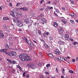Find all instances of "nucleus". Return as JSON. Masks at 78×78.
<instances>
[{
  "instance_id": "obj_1",
  "label": "nucleus",
  "mask_w": 78,
  "mask_h": 78,
  "mask_svg": "<svg viewBox=\"0 0 78 78\" xmlns=\"http://www.w3.org/2000/svg\"><path fill=\"white\" fill-rule=\"evenodd\" d=\"M19 58L22 61H30L31 59V58L28 56L27 54H24L19 55Z\"/></svg>"
},
{
  "instance_id": "obj_2",
  "label": "nucleus",
  "mask_w": 78,
  "mask_h": 78,
  "mask_svg": "<svg viewBox=\"0 0 78 78\" xmlns=\"http://www.w3.org/2000/svg\"><path fill=\"white\" fill-rule=\"evenodd\" d=\"M13 22L14 23H16V25L17 27H22L23 26V24L22 22L20 20H17L16 19H13Z\"/></svg>"
},
{
  "instance_id": "obj_3",
  "label": "nucleus",
  "mask_w": 78,
  "mask_h": 78,
  "mask_svg": "<svg viewBox=\"0 0 78 78\" xmlns=\"http://www.w3.org/2000/svg\"><path fill=\"white\" fill-rule=\"evenodd\" d=\"M28 66L29 67H30L32 69H36L37 67L35 65L32 64L31 63H29L28 65Z\"/></svg>"
},
{
  "instance_id": "obj_4",
  "label": "nucleus",
  "mask_w": 78,
  "mask_h": 78,
  "mask_svg": "<svg viewBox=\"0 0 78 78\" xmlns=\"http://www.w3.org/2000/svg\"><path fill=\"white\" fill-rule=\"evenodd\" d=\"M8 55L10 56H16L17 55V54L14 51H12L9 52Z\"/></svg>"
},
{
  "instance_id": "obj_5",
  "label": "nucleus",
  "mask_w": 78,
  "mask_h": 78,
  "mask_svg": "<svg viewBox=\"0 0 78 78\" xmlns=\"http://www.w3.org/2000/svg\"><path fill=\"white\" fill-rule=\"evenodd\" d=\"M28 30H26V32H27V33H30V32H31V25H28Z\"/></svg>"
},
{
  "instance_id": "obj_6",
  "label": "nucleus",
  "mask_w": 78,
  "mask_h": 78,
  "mask_svg": "<svg viewBox=\"0 0 78 78\" xmlns=\"http://www.w3.org/2000/svg\"><path fill=\"white\" fill-rule=\"evenodd\" d=\"M58 33L60 34H62L63 33V32H64V30H63V28H60L58 30Z\"/></svg>"
},
{
  "instance_id": "obj_7",
  "label": "nucleus",
  "mask_w": 78,
  "mask_h": 78,
  "mask_svg": "<svg viewBox=\"0 0 78 78\" xmlns=\"http://www.w3.org/2000/svg\"><path fill=\"white\" fill-rule=\"evenodd\" d=\"M64 37L65 40L66 41H69V34H66L64 35Z\"/></svg>"
},
{
  "instance_id": "obj_8",
  "label": "nucleus",
  "mask_w": 78,
  "mask_h": 78,
  "mask_svg": "<svg viewBox=\"0 0 78 78\" xmlns=\"http://www.w3.org/2000/svg\"><path fill=\"white\" fill-rule=\"evenodd\" d=\"M55 53L56 55H59L61 54V52H60L59 50L57 49L55 50Z\"/></svg>"
},
{
  "instance_id": "obj_9",
  "label": "nucleus",
  "mask_w": 78,
  "mask_h": 78,
  "mask_svg": "<svg viewBox=\"0 0 78 78\" xmlns=\"http://www.w3.org/2000/svg\"><path fill=\"white\" fill-rule=\"evenodd\" d=\"M53 8L52 7H50L49 6H48L47 7V8L45 9V11L46 12L48 11H49V9H53Z\"/></svg>"
},
{
  "instance_id": "obj_10",
  "label": "nucleus",
  "mask_w": 78,
  "mask_h": 78,
  "mask_svg": "<svg viewBox=\"0 0 78 78\" xmlns=\"http://www.w3.org/2000/svg\"><path fill=\"white\" fill-rule=\"evenodd\" d=\"M28 18H27L24 20V22L26 23V24H28L30 23V21L28 20Z\"/></svg>"
},
{
  "instance_id": "obj_11",
  "label": "nucleus",
  "mask_w": 78,
  "mask_h": 78,
  "mask_svg": "<svg viewBox=\"0 0 78 78\" xmlns=\"http://www.w3.org/2000/svg\"><path fill=\"white\" fill-rule=\"evenodd\" d=\"M10 14L12 17H15V14H14V13L12 11H11L10 12Z\"/></svg>"
},
{
  "instance_id": "obj_12",
  "label": "nucleus",
  "mask_w": 78,
  "mask_h": 78,
  "mask_svg": "<svg viewBox=\"0 0 78 78\" xmlns=\"http://www.w3.org/2000/svg\"><path fill=\"white\" fill-rule=\"evenodd\" d=\"M53 25L55 28H57L58 27V24L56 22H54L53 23Z\"/></svg>"
},
{
  "instance_id": "obj_13",
  "label": "nucleus",
  "mask_w": 78,
  "mask_h": 78,
  "mask_svg": "<svg viewBox=\"0 0 78 78\" xmlns=\"http://www.w3.org/2000/svg\"><path fill=\"white\" fill-rule=\"evenodd\" d=\"M6 51V48L2 49L0 50V52L4 53L5 51Z\"/></svg>"
},
{
  "instance_id": "obj_14",
  "label": "nucleus",
  "mask_w": 78,
  "mask_h": 78,
  "mask_svg": "<svg viewBox=\"0 0 78 78\" xmlns=\"http://www.w3.org/2000/svg\"><path fill=\"white\" fill-rule=\"evenodd\" d=\"M13 11H14L15 13H17L18 12V9L17 8H15L13 10Z\"/></svg>"
},
{
  "instance_id": "obj_15",
  "label": "nucleus",
  "mask_w": 78,
  "mask_h": 78,
  "mask_svg": "<svg viewBox=\"0 0 78 78\" xmlns=\"http://www.w3.org/2000/svg\"><path fill=\"white\" fill-rule=\"evenodd\" d=\"M41 20H42V21H43V22H45V23H47V20L45 19V18H42Z\"/></svg>"
},
{
  "instance_id": "obj_16",
  "label": "nucleus",
  "mask_w": 78,
  "mask_h": 78,
  "mask_svg": "<svg viewBox=\"0 0 78 78\" xmlns=\"http://www.w3.org/2000/svg\"><path fill=\"white\" fill-rule=\"evenodd\" d=\"M23 11H28V9L26 7H23Z\"/></svg>"
},
{
  "instance_id": "obj_17",
  "label": "nucleus",
  "mask_w": 78,
  "mask_h": 78,
  "mask_svg": "<svg viewBox=\"0 0 78 78\" xmlns=\"http://www.w3.org/2000/svg\"><path fill=\"white\" fill-rule=\"evenodd\" d=\"M48 55L50 58H52L53 57V54L51 53L48 54Z\"/></svg>"
},
{
  "instance_id": "obj_18",
  "label": "nucleus",
  "mask_w": 78,
  "mask_h": 78,
  "mask_svg": "<svg viewBox=\"0 0 78 78\" xmlns=\"http://www.w3.org/2000/svg\"><path fill=\"white\" fill-rule=\"evenodd\" d=\"M29 45L30 47H33L34 46V44L32 43H30Z\"/></svg>"
},
{
  "instance_id": "obj_19",
  "label": "nucleus",
  "mask_w": 78,
  "mask_h": 78,
  "mask_svg": "<svg viewBox=\"0 0 78 78\" xmlns=\"http://www.w3.org/2000/svg\"><path fill=\"white\" fill-rule=\"evenodd\" d=\"M3 19H4V20H9V18H8L7 17H3Z\"/></svg>"
},
{
  "instance_id": "obj_20",
  "label": "nucleus",
  "mask_w": 78,
  "mask_h": 78,
  "mask_svg": "<svg viewBox=\"0 0 78 78\" xmlns=\"http://www.w3.org/2000/svg\"><path fill=\"white\" fill-rule=\"evenodd\" d=\"M72 17L73 18H75L76 17V14L75 13H72Z\"/></svg>"
},
{
  "instance_id": "obj_21",
  "label": "nucleus",
  "mask_w": 78,
  "mask_h": 78,
  "mask_svg": "<svg viewBox=\"0 0 78 78\" xmlns=\"http://www.w3.org/2000/svg\"><path fill=\"white\" fill-rule=\"evenodd\" d=\"M0 35L1 36H2V37H4V36H5L4 34L2 32H0Z\"/></svg>"
},
{
  "instance_id": "obj_22",
  "label": "nucleus",
  "mask_w": 78,
  "mask_h": 78,
  "mask_svg": "<svg viewBox=\"0 0 78 78\" xmlns=\"http://www.w3.org/2000/svg\"><path fill=\"white\" fill-rule=\"evenodd\" d=\"M62 73L63 74H66V73L65 72V70L64 69H62Z\"/></svg>"
},
{
  "instance_id": "obj_23",
  "label": "nucleus",
  "mask_w": 78,
  "mask_h": 78,
  "mask_svg": "<svg viewBox=\"0 0 78 78\" xmlns=\"http://www.w3.org/2000/svg\"><path fill=\"white\" fill-rule=\"evenodd\" d=\"M43 36L44 37L47 38V36L46 35V34L45 33L43 34Z\"/></svg>"
},
{
  "instance_id": "obj_24",
  "label": "nucleus",
  "mask_w": 78,
  "mask_h": 78,
  "mask_svg": "<svg viewBox=\"0 0 78 78\" xmlns=\"http://www.w3.org/2000/svg\"><path fill=\"white\" fill-rule=\"evenodd\" d=\"M12 63L13 64H16V62L14 60H12Z\"/></svg>"
},
{
  "instance_id": "obj_25",
  "label": "nucleus",
  "mask_w": 78,
  "mask_h": 78,
  "mask_svg": "<svg viewBox=\"0 0 78 78\" xmlns=\"http://www.w3.org/2000/svg\"><path fill=\"white\" fill-rule=\"evenodd\" d=\"M70 22H71V23H72L73 24L75 22H74V21L73 20H69Z\"/></svg>"
},
{
  "instance_id": "obj_26",
  "label": "nucleus",
  "mask_w": 78,
  "mask_h": 78,
  "mask_svg": "<svg viewBox=\"0 0 78 78\" xmlns=\"http://www.w3.org/2000/svg\"><path fill=\"white\" fill-rule=\"evenodd\" d=\"M7 60L9 62H10V64H11V63H12V60H11L9 59H7Z\"/></svg>"
},
{
  "instance_id": "obj_27",
  "label": "nucleus",
  "mask_w": 78,
  "mask_h": 78,
  "mask_svg": "<svg viewBox=\"0 0 78 78\" xmlns=\"http://www.w3.org/2000/svg\"><path fill=\"white\" fill-rule=\"evenodd\" d=\"M44 46L45 48H48V45L47 44H44Z\"/></svg>"
},
{
  "instance_id": "obj_28",
  "label": "nucleus",
  "mask_w": 78,
  "mask_h": 78,
  "mask_svg": "<svg viewBox=\"0 0 78 78\" xmlns=\"http://www.w3.org/2000/svg\"><path fill=\"white\" fill-rule=\"evenodd\" d=\"M7 49H6V50H5V51H4V53H5V54H6V55H9V52H7Z\"/></svg>"
},
{
  "instance_id": "obj_29",
  "label": "nucleus",
  "mask_w": 78,
  "mask_h": 78,
  "mask_svg": "<svg viewBox=\"0 0 78 78\" xmlns=\"http://www.w3.org/2000/svg\"><path fill=\"white\" fill-rule=\"evenodd\" d=\"M38 34H40V35H41V34H42V33H41V30H38Z\"/></svg>"
},
{
  "instance_id": "obj_30",
  "label": "nucleus",
  "mask_w": 78,
  "mask_h": 78,
  "mask_svg": "<svg viewBox=\"0 0 78 78\" xmlns=\"http://www.w3.org/2000/svg\"><path fill=\"white\" fill-rule=\"evenodd\" d=\"M54 59L55 61H58L59 60V58H55Z\"/></svg>"
},
{
  "instance_id": "obj_31",
  "label": "nucleus",
  "mask_w": 78,
  "mask_h": 78,
  "mask_svg": "<svg viewBox=\"0 0 78 78\" xmlns=\"http://www.w3.org/2000/svg\"><path fill=\"white\" fill-rule=\"evenodd\" d=\"M49 40L50 41H53V37H49Z\"/></svg>"
},
{
  "instance_id": "obj_32",
  "label": "nucleus",
  "mask_w": 78,
  "mask_h": 78,
  "mask_svg": "<svg viewBox=\"0 0 78 78\" xmlns=\"http://www.w3.org/2000/svg\"><path fill=\"white\" fill-rule=\"evenodd\" d=\"M55 12H57V13H59V11L57 9L55 8Z\"/></svg>"
},
{
  "instance_id": "obj_33",
  "label": "nucleus",
  "mask_w": 78,
  "mask_h": 78,
  "mask_svg": "<svg viewBox=\"0 0 78 78\" xmlns=\"http://www.w3.org/2000/svg\"><path fill=\"white\" fill-rule=\"evenodd\" d=\"M5 48H9V45L8 44H6L5 46Z\"/></svg>"
},
{
  "instance_id": "obj_34",
  "label": "nucleus",
  "mask_w": 78,
  "mask_h": 78,
  "mask_svg": "<svg viewBox=\"0 0 78 78\" xmlns=\"http://www.w3.org/2000/svg\"><path fill=\"white\" fill-rule=\"evenodd\" d=\"M27 43L29 45L31 43V41L29 40L27 42Z\"/></svg>"
},
{
  "instance_id": "obj_35",
  "label": "nucleus",
  "mask_w": 78,
  "mask_h": 78,
  "mask_svg": "<svg viewBox=\"0 0 78 78\" xmlns=\"http://www.w3.org/2000/svg\"><path fill=\"white\" fill-rule=\"evenodd\" d=\"M3 27L5 28V29H6L7 28V26L6 25H4L3 26Z\"/></svg>"
},
{
  "instance_id": "obj_36",
  "label": "nucleus",
  "mask_w": 78,
  "mask_h": 78,
  "mask_svg": "<svg viewBox=\"0 0 78 78\" xmlns=\"http://www.w3.org/2000/svg\"><path fill=\"white\" fill-rule=\"evenodd\" d=\"M23 77H25V72H24L23 73Z\"/></svg>"
},
{
  "instance_id": "obj_37",
  "label": "nucleus",
  "mask_w": 78,
  "mask_h": 78,
  "mask_svg": "<svg viewBox=\"0 0 78 78\" xmlns=\"http://www.w3.org/2000/svg\"><path fill=\"white\" fill-rule=\"evenodd\" d=\"M50 64H47L46 65V67H50Z\"/></svg>"
},
{
  "instance_id": "obj_38",
  "label": "nucleus",
  "mask_w": 78,
  "mask_h": 78,
  "mask_svg": "<svg viewBox=\"0 0 78 78\" xmlns=\"http://www.w3.org/2000/svg\"><path fill=\"white\" fill-rule=\"evenodd\" d=\"M20 2H18V3H17L16 4V6L17 7L19 6V5H20Z\"/></svg>"
},
{
  "instance_id": "obj_39",
  "label": "nucleus",
  "mask_w": 78,
  "mask_h": 78,
  "mask_svg": "<svg viewBox=\"0 0 78 78\" xmlns=\"http://www.w3.org/2000/svg\"><path fill=\"white\" fill-rule=\"evenodd\" d=\"M45 74H46V75H49L50 74L49 73L46 71L45 72Z\"/></svg>"
},
{
  "instance_id": "obj_40",
  "label": "nucleus",
  "mask_w": 78,
  "mask_h": 78,
  "mask_svg": "<svg viewBox=\"0 0 78 78\" xmlns=\"http://www.w3.org/2000/svg\"><path fill=\"white\" fill-rule=\"evenodd\" d=\"M61 20L62 22H63L64 21H65V20H66V19H65V18H63V19H62Z\"/></svg>"
},
{
  "instance_id": "obj_41",
  "label": "nucleus",
  "mask_w": 78,
  "mask_h": 78,
  "mask_svg": "<svg viewBox=\"0 0 78 78\" xmlns=\"http://www.w3.org/2000/svg\"><path fill=\"white\" fill-rule=\"evenodd\" d=\"M69 73H73V71L72 70L69 71Z\"/></svg>"
},
{
  "instance_id": "obj_42",
  "label": "nucleus",
  "mask_w": 78,
  "mask_h": 78,
  "mask_svg": "<svg viewBox=\"0 0 78 78\" xmlns=\"http://www.w3.org/2000/svg\"><path fill=\"white\" fill-rule=\"evenodd\" d=\"M69 40H70V41H74L73 39L71 38H69Z\"/></svg>"
},
{
  "instance_id": "obj_43",
  "label": "nucleus",
  "mask_w": 78,
  "mask_h": 78,
  "mask_svg": "<svg viewBox=\"0 0 78 78\" xmlns=\"http://www.w3.org/2000/svg\"><path fill=\"white\" fill-rule=\"evenodd\" d=\"M26 77L27 78H29V77H30V75L29 74H28L27 75Z\"/></svg>"
},
{
  "instance_id": "obj_44",
  "label": "nucleus",
  "mask_w": 78,
  "mask_h": 78,
  "mask_svg": "<svg viewBox=\"0 0 78 78\" xmlns=\"http://www.w3.org/2000/svg\"><path fill=\"white\" fill-rule=\"evenodd\" d=\"M36 19L38 20H39V19H40V17H39V16L37 17H36Z\"/></svg>"
},
{
  "instance_id": "obj_45",
  "label": "nucleus",
  "mask_w": 78,
  "mask_h": 78,
  "mask_svg": "<svg viewBox=\"0 0 78 78\" xmlns=\"http://www.w3.org/2000/svg\"><path fill=\"white\" fill-rule=\"evenodd\" d=\"M16 67L17 68H18V69H20V66H19V65H17Z\"/></svg>"
},
{
  "instance_id": "obj_46",
  "label": "nucleus",
  "mask_w": 78,
  "mask_h": 78,
  "mask_svg": "<svg viewBox=\"0 0 78 78\" xmlns=\"http://www.w3.org/2000/svg\"><path fill=\"white\" fill-rule=\"evenodd\" d=\"M54 14L55 16H58V15L57 14V13H55V12H54Z\"/></svg>"
},
{
  "instance_id": "obj_47",
  "label": "nucleus",
  "mask_w": 78,
  "mask_h": 78,
  "mask_svg": "<svg viewBox=\"0 0 78 78\" xmlns=\"http://www.w3.org/2000/svg\"><path fill=\"white\" fill-rule=\"evenodd\" d=\"M9 45H12V43L9 42Z\"/></svg>"
},
{
  "instance_id": "obj_48",
  "label": "nucleus",
  "mask_w": 78,
  "mask_h": 78,
  "mask_svg": "<svg viewBox=\"0 0 78 78\" xmlns=\"http://www.w3.org/2000/svg\"><path fill=\"white\" fill-rule=\"evenodd\" d=\"M25 41L26 42H27L28 41V40H27V38H25Z\"/></svg>"
},
{
  "instance_id": "obj_49",
  "label": "nucleus",
  "mask_w": 78,
  "mask_h": 78,
  "mask_svg": "<svg viewBox=\"0 0 78 78\" xmlns=\"http://www.w3.org/2000/svg\"><path fill=\"white\" fill-rule=\"evenodd\" d=\"M40 16L41 17H43V16H44V14L41 13L40 14Z\"/></svg>"
},
{
  "instance_id": "obj_50",
  "label": "nucleus",
  "mask_w": 78,
  "mask_h": 78,
  "mask_svg": "<svg viewBox=\"0 0 78 78\" xmlns=\"http://www.w3.org/2000/svg\"><path fill=\"white\" fill-rule=\"evenodd\" d=\"M22 14V12H18V14L19 15Z\"/></svg>"
},
{
  "instance_id": "obj_51",
  "label": "nucleus",
  "mask_w": 78,
  "mask_h": 78,
  "mask_svg": "<svg viewBox=\"0 0 78 78\" xmlns=\"http://www.w3.org/2000/svg\"><path fill=\"white\" fill-rule=\"evenodd\" d=\"M10 6H12V3H10L9 4Z\"/></svg>"
},
{
  "instance_id": "obj_52",
  "label": "nucleus",
  "mask_w": 78,
  "mask_h": 78,
  "mask_svg": "<svg viewBox=\"0 0 78 78\" xmlns=\"http://www.w3.org/2000/svg\"><path fill=\"white\" fill-rule=\"evenodd\" d=\"M60 42L62 44H64V41H61Z\"/></svg>"
},
{
  "instance_id": "obj_53",
  "label": "nucleus",
  "mask_w": 78,
  "mask_h": 78,
  "mask_svg": "<svg viewBox=\"0 0 78 78\" xmlns=\"http://www.w3.org/2000/svg\"><path fill=\"white\" fill-rule=\"evenodd\" d=\"M60 61H62V60H63V58H61V57H60Z\"/></svg>"
},
{
  "instance_id": "obj_54",
  "label": "nucleus",
  "mask_w": 78,
  "mask_h": 78,
  "mask_svg": "<svg viewBox=\"0 0 78 78\" xmlns=\"http://www.w3.org/2000/svg\"><path fill=\"white\" fill-rule=\"evenodd\" d=\"M76 44H77V42H74L73 43V44L74 45H76Z\"/></svg>"
},
{
  "instance_id": "obj_55",
  "label": "nucleus",
  "mask_w": 78,
  "mask_h": 78,
  "mask_svg": "<svg viewBox=\"0 0 78 78\" xmlns=\"http://www.w3.org/2000/svg\"><path fill=\"white\" fill-rule=\"evenodd\" d=\"M51 3V2H50V1L48 2L47 3V4H50Z\"/></svg>"
},
{
  "instance_id": "obj_56",
  "label": "nucleus",
  "mask_w": 78,
  "mask_h": 78,
  "mask_svg": "<svg viewBox=\"0 0 78 78\" xmlns=\"http://www.w3.org/2000/svg\"><path fill=\"white\" fill-rule=\"evenodd\" d=\"M72 62H75V59H72Z\"/></svg>"
},
{
  "instance_id": "obj_57",
  "label": "nucleus",
  "mask_w": 78,
  "mask_h": 78,
  "mask_svg": "<svg viewBox=\"0 0 78 78\" xmlns=\"http://www.w3.org/2000/svg\"><path fill=\"white\" fill-rule=\"evenodd\" d=\"M46 35H47V36H48V35H49V34L48 32H47L45 34Z\"/></svg>"
},
{
  "instance_id": "obj_58",
  "label": "nucleus",
  "mask_w": 78,
  "mask_h": 78,
  "mask_svg": "<svg viewBox=\"0 0 78 78\" xmlns=\"http://www.w3.org/2000/svg\"><path fill=\"white\" fill-rule=\"evenodd\" d=\"M71 3L72 4H73V3H74V1H71Z\"/></svg>"
},
{
  "instance_id": "obj_59",
  "label": "nucleus",
  "mask_w": 78,
  "mask_h": 78,
  "mask_svg": "<svg viewBox=\"0 0 78 78\" xmlns=\"http://www.w3.org/2000/svg\"><path fill=\"white\" fill-rule=\"evenodd\" d=\"M19 9L20 10H21V9H22L23 10V8H19Z\"/></svg>"
},
{
  "instance_id": "obj_60",
  "label": "nucleus",
  "mask_w": 78,
  "mask_h": 78,
  "mask_svg": "<svg viewBox=\"0 0 78 78\" xmlns=\"http://www.w3.org/2000/svg\"><path fill=\"white\" fill-rule=\"evenodd\" d=\"M9 68L12 69V68H13V67H12V65L11 66H9Z\"/></svg>"
},
{
  "instance_id": "obj_61",
  "label": "nucleus",
  "mask_w": 78,
  "mask_h": 78,
  "mask_svg": "<svg viewBox=\"0 0 78 78\" xmlns=\"http://www.w3.org/2000/svg\"><path fill=\"white\" fill-rule=\"evenodd\" d=\"M19 69H20V71H22V68H21V67H20V68H19Z\"/></svg>"
},
{
  "instance_id": "obj_62",
  "label": "nucleus",
  "mask_w": 78,
  "mask_h": 78,
  "mask_svg": "<svg viewBox=\"0 0 78 78\" xmlns=\"http://www.w3.org/2000/svg\"><path fill=\"white\" fill-rule=\"evenodd\" d=\"M64 23L66 24V21H65L64 22H63Z\"/></svg>"
},
{
  "instance_id": "obj_63",
  "label": "nucleus",
  "mask_w": 78,
  "mask_h": 78,
  "mask_svg": "<svg viewBox=\"0 0 78 78\" xmlns=\"http://www.w3.org/2000/svg\"><path fill=\"white\" fill-rule=\"evenodd\" d=\"M43 9H39L40 11H42L43 10Z\"/></svg>"
},
{
  "instance_id": "obj_64",
  "label": "nucleus",
  "mask_w": 78,
  "mask_h": 78,
  "mask_svg": "<svg viewBox=\"0 0 78 78\" xmlns=\"http://www.w3.org/2000/svg\"><path fill=\"white\" fill-rule=\"evenodd\" d=\"M76 60L78 61V57L76 58Z\"/></svg>"
}]
</instances>
